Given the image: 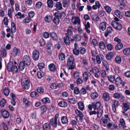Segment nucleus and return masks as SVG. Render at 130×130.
Wrapping results in <instances>:
<instances>
[{
    "instance_id": "f257e3e1",
    "label": "nucleus",
    "mask_w": 130,
    "mask_h": 130,
    "mask_svg": "<svg viewBox=\"0 0 130 130\" xmlns=\"http://www.w3.org/2000/svg\"><path fill=\"white\" fill-rule=\"evenodd\" d=\"M6 69L8 72H11L13 73L17 72L18 71L17 67L12 62H10L8 63Z\"/></svg>"
},
{
    "instance_id": "f03ea898",
    "label": "nucleus",
    "mask_w": 130,
    "mask_h": 130,
    "mask_svg": "<svg viewBox=\"0 0 130 130\" xmlns=\"http://www.w3.org/2000/svg\"><path fill=\"white\" fill-rule=\"evenodd\" d=\"M74 59L71 56H69L68 58L67 61V65L70 69H74Z\"/></svg>"
},
{
    "instance_id": "7ed1b4c3",
    "label": "nucleus",
    "mask_w": 130,
    "mask_h": 130,
    "mask_svg": "<svg viewBox=\"0 0 130 130\" xmlns=\"http://www.w3.org/2000/svg\"><path fill=\"white\" fill-rule=\"evenodd\" d=\"M22 85L24 88L26 89H28L30 86L29 81L27 78H25L22 80Z\"/></svg>"
},
{
    "instance_id": "20e7f679",
    "label": "nucleus",
    "mask_w": 130,
    "mask_h": 130,
    "mask_svg": "<svg viewBox=\"0 0 130 130\" xmlns=\"http://www.w3.org/2000/svg\"><path fill=\"white\" fill-rule=\"evenodd\" d=\"M23 62L25 63L26 65L29 66L30 65L31 60L29 56L26 55L24 56Z\"/></svg>"
},
{
    "instance_id": "39448f33",
    "label": "nucleus",
    "mask_w": 130,
    "mask_h": 130,
    "mask_svg": "<svg viewBox=\"0 0 130 130\" xmlns=\"http://www.w3.org/2000/svg\"><path fill=\"white\" fill-rule=\"evenodd\" d=\"M112 26L116 29L119 30H120L122 28L121 25L118 22L114 21H112L111 22Z\"/></svg>"
},
{
    "instance_id": "423d86ee",
    "label": "nucleus",
    "mask_w": 130,
    "mask_h": 130,
    "mask_svg": "<svg viewBox=\"0 0 130 130\" xmlns=\"http://www.w3.org/2000/svg\"><path fill=\"white\" fill-rule=\"evenodd\" d=\"M32 58L35 60H37L39 58V53L36 50H34L32 53Z\"/></svg>"
},
{
    "instance_id": "0eeeda50",
    "label": "nucleus",
    "mask_w": 130,
    "mask_h": 130,
    "mask_svg": "<svg viewBox=\"0 0 130 130\" xmlns=\"http://www.w3.org/2000/svg\"><path fill=\"white\" fill-rule=\"evenodd\" d=\"M92 105L93 106L94 109V110H96L100 109L99 108L101 105V104L100 102H97L95 104L92 103Z\"/></svg>"
},
{
    "instance_id": "6e6552de",
    "label": "nucleus",
    "mask_w": 130,
    "mask_h": 130,
    "mask_svg": "<svg viewBox=\"0 0 130 130\" xmlns=\"http://www.w3.org/2000/svg\"><path fill=\"white\" fill-rule=\"evenodd\" d=\"M73 29V28L72 26H69L66 32L65 33L66 35L69 36H71L72 33V30Z\"/></svg>"
},
{
    "instance_id": "1a4fd4ad",
    "label": "nucleus",
    "mask_w": 130,
    "mask_h": 130,
    "mask_svg": "<svg viewBox=\"0 0 130 130\" xmlns=\"http://www.w3.org/2000/svg\"><path fill=\"white\" fill-rule=\"evenodd\" d=\"M20 52V50L19 49L17 48L16 47H14L13 49L11 54L14 56L15 57L19 55Z\"/></svg>"
},
{
    "instance_id": "9d476101",
    "label": "nucleus",
    "mask_w": 130,
    "mask_h": 130,
    "mask_svg": "<svg viewBox=\"0 0 130 130\" xmlns=\"http://www.w3.org/2000/svg\"><path fill=\"white\" fill-rule=\"evenodd\" d=\"M1 112L4 118H6L9 117V113L5 109H2L1 111Z\"/></svg>"
},
{
    "instance_id": "9b49d317",
    "label": "nucleus",
    "mask_w": 130,
    "mask_h": 130,
    "mask_svg": "<svg viewBox=\"0 0 130 130\" xmlns=\"http://www.w3.org/2000/svg\"><path fill=\"white\" fill-rule=\"evenodd\" d=\"M62 3L63 7L64 8H67L70 5L69 0H62Z\"/></svg>"
},
{
    "instance_id": "f8f14e48",
    "label": "nucleus",
    "mask_w": 130,
    "mask_h": 130,
    "mask_svg": "<svg viewBox=\"0 0 130 130\" xmlns=\"http://www.w3.org/2000/svg\"><path fill=\"white\" fill-rule=\"evenodd\" d=\"M120 123L119 125L120 128H121L122 127L123 128H124L126 127V126L125 125V122L123 119L122 118L120 119Z\"/></svg>"
},
{
    "instance_id": "ddd939ff",
    "label": "nucleus",
    "mask_w": 130,
    "mask_h": 130,
    "mask_svg": "<svg viewBox=\"0 0 130 130\" xmlns=\"http://www.w3.org/2000/svg\"><path fill=\"white\" fill-rule=\"evenodd\" d=\"M51 124L53 126L56 127L57 126V120L54 118H52L50 119V121Z\"/></svg>"
},
{
    "instance_id": "4468645a",
    "label": "nucleus",
    "mask_w": 130,
    "mask_h": 130,
    "mask_svg": "<svg viewBox=\"0 0 130 130\" xmlns=\"http://www.w3.org/2000/svg\"><path fill=\"white\" fill-rule=\"evenodd\" d=\"M122 104L123 106V108H124V110L125 111H126L128 110L130 108L129 107L130 104L128 102L126 103H123Z\"/></svg>"
},
{
    "instance_id": "2eb2a0df",
    "label": "nucleus",
    "mask_w": 130,
    "mask_h": 130,
    "mask_svg": "<svg viewBox=\"0 0 130 130\" xmlns=\"http://www.w3.org/2000/svg\"><path fill=\"white\" fill-rule=\"evenodd\" d=\"M113 96L114 98L117 99H119L120 97H122L123 100H124L125 98V97L123 96L122 94H120L118 92H116L114 93L113 94Z\"/></svg>"
},
{
    "instance_id": "dca6fc26",
    "label": "nucleus",
    "mask_w": 130,
    "mask_h": 130,
    "mask_svg": "<svg viewBox=\"0 0 130 130\" xmlns=\"http://www.w3.org/2000/svg\"><path fill=\"white\" fill-rule=\"evenodd\" d=\"M43 128L44 130H50L51 127L50 124L48 123H45L43 125Z\"/></svg>"
},
{
    "instance_id": "f3484780",
    "label": "nucleus",
    "mask_w": 130,
    "mask_h": 130,
    "mask_svg": "<svg viewBox=\"0 0 130 130\" xmlns=\"http://www.w3.org/2000/svg\"><path fill=\"white\" fill-rule=\"evenodd\" d=\"M103 98L105 101H108L109 100V96L108 93H104L103 94Z\"/></svg>"
},
{
    "instance_id": "a211bd4d",
    "label": "nucleus",
    "mask_w": 130,
    "mask_h": 130,
    "mask_svg": "<svg viewBox=\"0 0 130 130\" xmlns=\"http://www.w3.org/2000/svg\"><path fill=\"white\" fill-rule=\"evenodd\" d=\"M91 19L93 21H99V18L96 14H94L91 16Z\"/></svg>"
},
{
    "instance_id": "6ab92c4d",
    "label": "nucleus",
    "mask_w": 130,
    "mask_h": 130,
    "mask_svg": "<svg viewBox=\"0 0 130 130\" xmlns=\"http://www.w3.org/2000/svg\"><path fill=\"white\" fill-rule=\"evenodd\" d=\"M112 31V30L111 27H108L107 28V31L106 32L105 34V37H107L108 35Z\"/></svg>"
},
{
    "instance_id": "aec40b11",
    "label": "nucleus",
    "mask_w": 130,
    "mask_h": 130,
    "mask_svg": "<svg viewBox=\"0 0 130 130\" xmlns=\"http://www.w3.org/2000/svg\"><path fill=\"white\" fill-rule=\"evenodd\" d=\"M62 123L63 124L67 123L68 122V118L66 116H63L61 118Z\"/></svg>"
},
{
    "instance_id": "412c9836",
    "label": "nucleus",
    "mask_w": 130,
    "mask_h": 130,
    "mask_svg": "<svg viewBox=\"0 0 130 130\" xmlns=\"http://www.w3.org/2000/svg\"><path fill=\"white\" fill-rule=\"evenodd\" d=\"M113 55L114 53L113 52H110L108 53L106 56V59L108 60H110L113 57Z\"/></svg>"
},
{
    "instance_id": "4be33fe9",
    "label": "nucleus",
    "mask_w": 130,
    "mask_h": 130,
    "mask_svg": "<svg viewBox=\"0 0 130 130\" xmlns=\"http://www.w3.org/2000/svg\"><path fill=\"white\" fill-rule=\"evenodd\" d=\"M58 104L59 106L61 107H65L68 105L67 103L64 101H60L58 103Z\"/></svg>"
},
{
    "instance_id": "5701e85b",
    "label": "nucleus",
    "mask_w": 130,
    "mask_h": 130,
    "mask_svg": "<svg viewBox=\"0 0 130 130\" xmlns=\"http://www.w3.org/2000/svg\"><path fill=\"white\" fill-rule=\"evenodd\" d=\"M56 14H58V17L61 19H63L66 16V14L64 12H55L54 13V15Z\"/></svg>"
},
{
    "instance_id": "b1692460",
    "label": "nucleus",
    "mask_w": 130,
    "mask_h": 130,
    "mask_svg": "<svg viewBox=\"0 0 130 130\" xmlns=\"http://www.w3.org/2000/svg\"><path fill=\"white\" fill-rule=\"evenodd\" d=\"M70 38L69 36H66L64 38V41L67 45H69L70 44Z\"/></svg>"
},
{
    "instance_id": "393cba45",
    "label": "nucleus",
    "mask_w": 130,
    "mask_h": 130,
    "mask_svg": "<svg viewBox=\"0 0 130 130\" xmlns=\"http://www.w3.org/2000/svg\"><path fill=\"white\" fill-rule=\"evenodd\" d=\"M25 63H24V62L22 61L20 62L19 67V70L22 71L25 68Z\"/></svg>"
},
{
    "instance_id": "a878e982",
    "label": "nucleus",
    "mask_w": 130,
    "mask_h": 130,
    "mask_svg": "<svg viewBox=\"0 0 130 130\" xmlns=\"http://www.w3.org/2000/svg\"><path fill=\"white\" fill-rule=\"evenodd\" d=\"M55 6L56 8L59 10H60L63 9L62 4L60 2H57Z\"/></svg>"
},
{
    "instance_id": "bb28decb",
    "label": "nucleus",
    "mask_w": 130,
    "mask_h": 130,
    "mask_svg": "<svg viewBox=\"0 0 130 130\" xmlns=\"http://www.w3.org/2000/svg\"><path fill=\"white\" fill-rule=\"evenodd\" d=\"M23 101L25 104L26 107H28L30 106L31 103L30 102L28 101L25 98L23 99Z\"/></svg>"
},
{
    "instance_id": "cd10ccee",
    "label": "nucleus",
    "mask_w": 130,
    "mask_h": 130,
    "mask_svg": "<svg viewBox=\"0 0 130 130\" xmlns=\"http://www.w3.org/2000/svg\"><path fill=\"white\" fill-rule=\"evenodd\" d=\"M48 67L50 70L51 71H55L56 70L55 66L52 63L50 64L48 66Z\"/></svg>"
},
{
    "instance_id": "c85d7f7f",
    "label": "nucleus",
    "mask_w": 130,
    "mask_h": 130,
    "mask_svg": "<svg viewBox=\"0 0 130 130\" xmlns=\"http://www.w3.org/2000/svg\"><path fill=\"white\" fill-rule=\"evenodd\" d=\"M83 75L84 80L85 82H87L89 79L88 75L87 72H85Z\"/></svg>"
},
{
    "instance_id": "c756f323",
    "label": "nucleus",
    "mask_w": 130,
    "mask_h": 130,
    "mask_svg": "<svg viewBox=\"0 0 130 130\" xmlns=\"http://www.w3.org/2000/svg\"><path fill=\"white\" fill-rule=\"evenodd\" d=\"M47 6L50 8H52L53 6V3L52 0H47Z\"/></svg>"
},
{
    "instance_id": "7c9ffc66",
    "label": "nucleus",
    "mask_w": 130,
    "mask_h": 130,
    "mask_svg": "<svg viewBox=\"0 0 130 130\" xmlns=\"http://www.w3.org/2000/svg\"><path fill=\"white\" fill-rule=\"evenodd\" d=\"M107 126L111 129H113L114 128H116L117 126H115L113 124L108 123L107 124Z\"/></svg>"
},
{
    "instance_id": "2f4dec72",
    "label": "nucleus",
    "mask_w": 130,
    "mask_h": 130,
    "mask_svg": "<svg viewBox=\"0 0 130 130\" xmlns=\"http://www.w3.org/2000/svg\"><path fill=\"white\" fill-rule=\"evenodd\" d=\"M123 45L122 43L119 42L116 45L115 48L117 50H120L123 47Z\"/></svg>"
},
{
    "instance_id": "473e14b6",
    "label": "nucleus",
    "mask_w": 130,
    "mask_h": 130,
    "mask_svg": "<svg viewBox=\"0 0 130 130\" xmlns=\"http://www.w3.org/2000/svg\"><path fill=\"white\" fill-rule=\"evenodd\" d=\"M52 39L55 40H57L58 39V37L57 34L54 32H52L50 33Z\"/></svg>"
},
{
    "instance_id": "72a5a7b5",
    "label": "nucleus",
    "mask_w": 130,
    "mask_h": 130,
    "mask_svg": "<svg viewBox=\"0 0 130 130\" xmlns=\"http://www.w3.org/2000/svg\"><path fill=\"white\" fill-rule=\"evenodd\" d=\"M115 13L118 17L120 19L122 18V13L118 10H116L115 11Z\"/></svg>"
},
{
    "instance_id": "f704fd0d",
    "label": "nucleus",
    "mask_w": 130,
    "mask_h": 130,
    "mask_svg": "<svg viewBox=\"0 0 130 130\" xmlns=\"http://www.w3.org/2000/svg\"><path fill=\"white\" fill-rule=\"evenodd\" d=\"M123 54L126 55H130V48H128L124 49L123 51Z\"/></svg>"
},
{
    "instance_id": "c9c22d12",
    "label": "nucleus",
    "mask_w": 130,
    "mask_h": 130,
    "mask_svg": "<svg viewBox=\"0 0 130 130\" xmlns=\"http://www.w3.org/2000/svg\"><path fill=\"white\" fill-rule=\"evenodd\" d=\"M106 23L104 22H102L100 24V28L102 30H104L106 28Z\"/></svg>"
},
{
    "instance_id": "e433bc0d",
    "label": "nucleus",
    "mask_w": 130,
    "mask_h": 130,
    "mask_svg": "<svg viewBox=\"0 0 130 130\" xmlns=\"http://www.w3.org/2000/svg\"><path fill=\"white\" fill-rule=\"evenodd\" d=\"M52 17L50 16H47V15L44 18L45 21L47 23L51 22L52 20Z\"/></svg>"
},
{
    "instance_id": "4c0bfd02",
    "label": "nucleus",
    "mask_w": 130,
    "mask_h": 130,
    "mask_svg": "<svg viewBox=\"0 0 130 130\" xmlns=\"http://www.w3.org/2000/svg\"><path fill=\"white\" fill-rule=\"evenodd\" d=\"M53 21L54 24L58 25L59 23L60 20L58 17L56 16L53 18Z\"/></svg>"
},
{
    "instance_id": "58836bf2",
    "label": "nucleus",
    "mask_w": 130,
    "mask_h": 130,
    "mask_svg": "<svg viewBox=\"0 0 130 130\" xmlns=\"http://www.w3.org/2000/svg\"><path fill=\"white\" fill-rule=\"evenodd\" d=\"M121 78L120 77H117L115 80L116 83L118 85H121Z\"/></svg>"
},
{
    "instance_id": "ea45409f",
    "label": "nucleus",
    "mask_w": 130,
    "mask_h": 130,
    "mask_svg": "<svg viewBox=\"0 0 130 130\" xmlns=\"http://www.w3.org/2000/svg\"><path fill=\"white\" fill-rule=\"evenodd\" d=\"M96 114L98 117H100L102 115L103 112V110L101 109L96 110Z\"/></svg>"
},
{
    "instance_id": "a19ab883",
    "label": "nucleus",
    "mask_w": 130,
    "mask_h": 130,
    "mask_svg": "<svg viewBox=\"0 0 130 130\" xmlns=\"http://www.w3.org/2000/svg\"><path fill=\"white\" fill-rule=\"evenodd\" d=\"M78 106L79 108L81 110L84 109V105L83 103L82 102H80L78 103Z\"/></svg>"
},
{
    "instance_id": "79ce46f5",
    "label": "nucleus",
    "mask_w": 130,
    "mask_h": 130,
    "mask_svg": "<svg viewBox=\"0 0 130 130\" xmlns=\"http://www.w3.org/2000/svg\"><path fill=\"white\" fill-rule=\"evenodd\" d=\"M99 45L101 49L104 50L105 48V44L103 41H101L99 42Z\"/></svg>"
},
{
    "instance_id": "37998d69",
    "label": "nucleus",
    "mask_w": 130,
    "mask_h": 130,
    "mask_svg": "<svg viewBox=\"0 0 130 130\" xmlns=\"http://www.w3.org/2000/svg\"><path fill=\"white\" fill-rule=\"evenodd\" d=\"M59 59L61 61H63L65 59V55L62 53H60L59 55Z\"/></svg>"
},
{
    "instance_id": "c03bdc74",
    "label": "nucleus",
    "mask_w": 130,
    "mask_h": 130,
    "mask_svg": "<svg viewBox=\"0 0 130 130\" xmlns=\"http://www.w3.org/2000/svg\"><path fill=\"white\" fill-rule=\"evenodd\" d=\"M108 80L110 82H113L115 79V76L112 75H109L108 76Z\"/></svg>"
},
{
    "instance_id": "a18cd8bd",
    "label": "nucleus",
    "mask_w": 130,
    "mask_h": 130,
    "mask_svg": "<svg viewBox=\"0 0 130 130\" xmlns=\"http://www.w3.org/2000/svg\"><path fill=\"white\" fill-rule=\"evenodd\" d=\"M4 92L5 95L7 96L9 94L10 91L7 87H5L4 89Z\"/></svg>"
},
{
    "instance_id": "49530a36",
    "label": "nucleus",
    "mask_w": 130,
    "mask_h": 130,
    "mask_svg": "<svg viewBox=\"0 0 130 130\" xmlns=\"http://www.w3.org/2000/svg\"><path fill=\"white\" fill-rule=\"evenodd\" d=\"M109 120V118H103L101 120V122L102 124H105L107 123Z\"/></svg>"
},
{
    "instance_id": "de8ad7c7",
    "label": "nucleus",
    "mask_w": 130,
    "mask_h": 130,
    "mask_svg": "<svg viewBox=\"0 0 130 130\" xmlns=\"http://www.w3.org/2000/svg\"><path fill=\"white\" fill-rule=\"evenodd\" d=\"M37 75L38 78H40L44 76V73L41 71H40L37 73Z\"/></svg>"
},
{
    "instance_id": "09e8293b",
    "label": "nucleus",
    "mask_w": 130,
    "mask_h": 130,
    "mask_svg": "<svg viewBox=\"0 0 130 130\" xmlns=\"http://www.w3.org/2000/svg\"><path fill=\"white\" fill-rule=\"evenodd\" d=\"M75 112L77 115V116H80V117H83V113L79 110L78 109H76L75 111Z\"/></svg>"
},
{
    "instance_id": "8fccbe9b",
    "label": "nucleus",
    "mask_w": 130,
    "mask_h": 130,
    "mask_svg": "<svg viewBox=\"0 0 130 130\" xmlns=\"http://www.w3.org/2000/svg\"><path fill=\"white\" fill-rule=\"evenodd\" d=\"M46 110V107L45 105H43L41 107V114L45 112Z\"/></svg>"
},
{
    "instance_id": "3c124183",
    "label": "nucleus",
    "mask_w": 130,
    "mask_h": 130,
    "mask_svg": "<svg viewBox=\"0 0 130 130\" xmlns=\"http://www.w3.org/2000/svg\"><path fill=\"white\" fill-rule=\"evenodd\" d=\"M73 38L76 41H78L80 40L81 39L80 37L78 34L75 35L74 36Z\"/></svg>"
},
{
    "instance_id": "603ef678",
    "label": "nucleus",
    "mask_w": 130,
    "mask_h": 130,
    "mask_svg": "<svg viewBox=\"0 0 130 130\" xmlns=\"http://www.w3.org/2000/svg\"><path fill=\"white\" fill-rule=\"evenodd\" d=\"M6 101L4 99H2L0 101V106L1 107H3L5 105Z\"/></svg>"
},
{
    "instance_id": "864d4df0",
    "label": "nucleus",
    "mask_w": 130,
    "mask_h": 130,
    "mask_svg": "<svg viewBox=\"0 0 130 130\" xmlns=\"http://www.w3.org/2000/svg\"><path fill=\"white\" fill-rule=\"evenodd\" d=\"M119 8L120 9L123 10L125 8V3H120L118 5Z\"/></svg>"
},
{
    "instance_id": "5fc2aeb1",
    "label": "nucleus",
    "mask_w": 130,
    "mask_h": 130,
    "mask_svg": "<svg viewBox=\"0 0 130 130\" xmlns=\"http://www.w3.org/2000/svg\"><path fill=\"white\" fill-rule=\"evenodd\" d=\"M98 96V94L96 92H95L93 93L91 95V97L92 99H96Z\"/></svg>"
},
{
    "instance_id": "6e6d98bb",
    "label": "nucleus",
    "mask_w": 130,
    "mask_h": 130,
    "mask_svg": "<svg viewBox=\"0 0 130 130\" xmlns=\"http://www.w3.org/2000/svg\"><path fill=\"white\" fill-rule=\"evenodd\" d=\"M42 101L43 103L44 104L50 102L49 99L47 98H43L42 100Z\"/></svg>"
},
{
    "instance_id": "4d7b16f0",
    "label": "nucleus",
    "mask_w": 130,
    "mask_h": 130,
    "mask_svg": "<svg viewBox=\"0 0 130 130\" xmlns=\"http://www.w3.org/2000/svg\"><path fill=\"white\" fill-rule=\"evenodd\" d=\"M73 54L75 55H78L79 54L80 51L79 50H77V48H74L73 50Z\"/></svg>"
},
{
    "instance_id": "13d9d810",
    "label": "nucleus",
    "mask_w": 130,
    "mask_h": 130,
    "mask_svg": "<svg viewBox=\"0 0 130 130\" xmlns=\"http://www.w3.org/2000/svg\"><path fill=\"white\" fill-rule=\"evenodd\" d=\"M115 60L116 62L118 63H120L121 61V58L120 56H117L115 58Z\"/></svg>"
},
{
    "instance_id": "bf43d9fd",
    "label": "nucleus",
    "mask_w": 130,
    "mask_h": 130,
    "mask_svg": "<svg viewBox=\"0 0 130 130\" xmlns=\"http://www.w3.org/2000/svg\"><path fill=\"white\" fill-rule=\"evenodd\" d=\"M79 50L80 53L82 54H84L86 52V49L83 47H80Z\"/></svg>"
},
{
    "instance_id": "052dcab7",
    "label": "nucleus",
    "mask_w": 130,
    "mask_h": 130,
    "mask_svg": "<svg viewBox=\"0 0 130 130\" xmlns=\"http://www.w3.org/2000/svg\"><path fill=\"white\" fill-rule=\"evenodd\" d=\"M2 54L4 56L6 57V56L7 55V53L6 50L5 49H3L2 51H1L0 52V55H2Z\"/></svg>"
},
{
    "instance_id": "680f3d73",
    "label": "nucleus",
    "mask_w": 130,
    "mask_h": 130,
    "mask_svg": "<svg viewBox=\"0 0 130 130\" xmlns=\"http://www.w3.org/2000/svg\"><path fill=\"white\" fill-rule=\"evenodd\" d=\"M73 23L74 24H76L77 23L79 24L80 23L79 19L78 18H75L74 19V21L73 20Z\"/></svg>"
},
{
    "instance_id": "e2e57ef3",
    "label": "nucleus",
    "mask_w": 130,
    "mask_h": 130,
    "mask_svg": "<svg viewBox=\"0 0 130 130\" xmlns=\"http://www.w3.org/2000/svg\"><path fill=\"white\" fill-rule=\"evenodd\" d=\"M31 96L32 97H37L38 96V93L36 91H33L31 93Z\"/></svg>"
},
{
    "instance_id": "0e129e2a",
    "label": "nucleus",
    "mask_w": 130,
    "mask_h": 130,
    "mask_svg": "<svg viewBox=\"0 0 130 130\" xmlns=\"http://www.w3.org/2000/svg\"><path fill=\"white\" fill-rule=\"evenodd\" d=\"M119 105L118 101L116 100H114L113 102V104L112 106V107L115 108H116Z\"/></svg>"
},
{
    "instance_id": "69168bd1",
    "label": "nucleus",
    "mask_w": 130,
    "mask_h": 130,
    "mask_svg": "<svg viewBox=\"0 0 130 130\" xmlns=\"http://www.w3.org/2000/svg\"><path fill=\"white\" fill-rule=\"evenodd\" d=\"M92 72L93 73H99V71L96 67H94L92 69Z\"/></svg>"
},
{
    "instance_id": "338daca9",
    "label": "nucleus",
    "mask_w": 130,
    "mask_h": 130,
    "mask_svg": "<svg viewBox=\"0 0 130 130\" xmlns=\"http://www.w3.org/2000/svg\"><path fill=\"white\" fill-rule=\"evenodd\" d=\"M42 35L44 38H47L49 37L50 35L47 32H45L43 33Z\"/></svg>"
},
{
    "instance_id": "774afa93",
    "label": "nucleus",
    "mask_w": 130,
    "mask_h": 130,
    "mask_svg": "<svg viewBox=\"0 0 130 130\" xmlns=\"http://www.w3.org/2000/svg\"><path fill=\"white\" fill-rule=\"evenodd\" d=\"M104 8L106 11L108 13H109L111 11V8L108 6H104Z\"/></svg>"
}]
</instances>
